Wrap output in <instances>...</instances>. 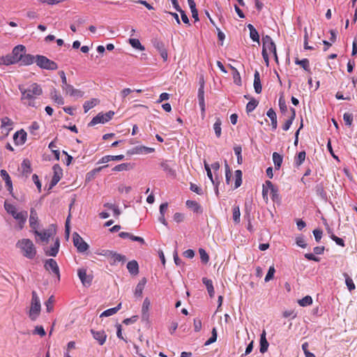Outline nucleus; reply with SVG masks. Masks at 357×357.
I'll use <instances>...</instances> for the list:
<instances>
[{"mask_svg":"<svg viewBox=\"0 0 357 357\" xmlns=\"http://www.w3.org/2000/svg\"><path fill=\"white\" fill-rule=\"evenodd\" d=\"M121 307V303H119L116 307H112V308H109L105 311H103L101 314H100V317H109V316H112L114 314H116Z\"/></svg>","mask_w":357,"mask_h":357,"instance_id":"obj_35","label":"nucleus"},{"mask_svg":"<svg viewBox=\"0 0 357 357\" xmlns=\"http://www.w3.org/2000/svg\"><path fill=\"white\" fill-rule=\"evenodd\" d=\"M254 89L255 91L257 93H260L261 92V84L260 80V75L259 73L256 70L254 75Z\"/></svg>","mask_w":357,"mask_h":357,"instance_id":"obj_27","label":"nucleus"},{"mask_svg":"<svg viewBox=\"0 0 357 357\" xmlns=\"http://www.w3.org/2000/svg\"><path fill=\"white\" fill-rule=\"evenodd\" d=\"M26 52V48L22 45H18L15 46L10 54L11 57L13 60L14 61L15 63H17L20 62V59H22V57L24 54V53Z\"/></svg>","mask_w":357,"mask_h":357,"instance_id":"obj_9","label":"nucleus"},{"mask_svg":"<svg viewBox=\"0 0 357 357\" xmlns=\"http://www.w3.org/2000/svg\"><path fill=\"white\" fill-rule=\"evenodd\" d=\"M229 67L232 71V77L234 84H236L237 86H241L242 84V81L239 72L235 67L230 64L229 65Z\"/></svg>","mask_w":357,"mask_h":357,"instance_id":"obj_29","label":"nucleus"},{"mask_svg":"<svg viewBox=\"0 0 357 357\" xmlns=\"http://www.w3.org/2000/svg\"><path fill=\"white\" fill-rule=\"evenodd\" d=\"M26 136L27 134L23 129L15 132L13 135V140L15 145H23L26 142Z\"/></svg>","mask_w":357,"mask_h":357,"instance_id":"obj_12","label":"nucleus"},{"mask_svg":"<svg viewBox=\"0 0 357 357\" xmlns=\"http://www.w3.org/2000/svg\"><path fill=\"white\" fill-rule=\"evenodd\" d=\"M290 110H291V115L289 117V119L288 120H287L285 121V123H284V125L282 126V129L284 131H287V130H288L290 128V127H291V124H292V123H293V121H294V119L296 117V110H295V109L293 108V107H291Z\"/></svg>","mask_w":357,"mask_h":357,"instance_id":"obj_34","label":"nucleus"},{"mask_svg":"<svg viewBox=\"0 0 357 357\" xmlns=\"http://www.w3.org/2000/svg\"><path fill=\"white\" fill-rule=\"evenodd\" d=\"M343 120L345 122V124L348 126H350L353 121V115L349 112H346L343 114Z\"/></svg>","mask_w":357,"mask_h":357,"instance_id":"obj_60","label":"nucleus"},{"mask_svg":"<svg viewBox=\"0 0 357 357\" xmlns=\"http://www.w3.org/2000/svg\"><path fill=\"white\" fill-rule=\"evenodd\" d=\"M269 344L266 338V331H263L262 333L260 335V347L259 351L261 354L267 351Z\"/></svg>","mask_w":357,"mask_h":357,"instance_id":"obj_22","label":"nucleus"},{"mask_svg":"<svg viewBox=\"0 0 357 357\" xmlns=\"http://www.w3.org/2000/svg\"><path fill=\"white\" fill-rule=\"evenodd\" d=\"M54 303V296H50L49 298L45 303V305L46 307V310L47 312H50L53 310Z\"/></svg>","mask_w":357,"mask_h":357,"instance_id":"obj_54","label":"nucleus"},{"mask_svg":"<svg viewBox=\"0 0 357 357\" xmlns=\"http://www.w3.org/2000/svg\"><path fill=\"white\" fill-rule=\"evenodd\" d=\"M114 114V112L109 111L105 114L99 113L89 122V126H93L98 123H105L111 120Z\"/></svg>","mask_w":357,"mask_h":357,"instance_id":"obj_5","label":"nucleus"},{"mask_svg":"<svg viewBox=\"0 0 357 357\" xmlns=\"http://www.w3.org/2000/svg\"><path fill=\"white\" fill-rule=\"evenodd\" d=\"M129 43L133 48H135L139 50H144V47L141 44L140 41L137 38H130Z\"/></svg>","mask_w":357,"mask_h":357,"instance_id":"obj_49","label":"nucleus"},{"mask_svg":"<svg viewBox=\"0 0 357 357\" xmlns=\"http://www.w3.org/2000/svg\"><path fill=\"white\" fill-rule=\"evenodd\" d=\"M160 165L161 168L163 169V171H165L169 176H176V171L171 167L169 162L168 161H162Z\"/></svg>","mask_w":357,"mask_h":357,"instance_id":"obj_30","label":"nucleus"},{"mask_svg":"<svg viewBox=\"0 0 357 357\" xmlns=\"http://www.w3.org/2000/svg\"><path fill=\"white\" fill-rule=\"evenodd\" d=\"M132 168V165L131 163L126 162V163H121L120 165H116L113 169L112 171L114 172H123V171H128Z\"/></svg>","mask_w":357,"mask_h":357,"instance_id":"obj_42","label":"nucleus"},{"mask_svg":"<svg viewBox=\"0 0 357 357\" xmlns=\"http://www.w3.org/2000/svg\"><path fill=\"white\" fill-rule=\"evenodd\" d=\"M298 303L302 307L308 306L312 303V298L310 296H305L302 299L298 300Z\"/></svg>","mask_w":357,"mask_h":357,"instance_id":"obj_51","label":"nucleus"},{"mask_svg":"<svg viewBox=\"0 0 357 357\" xmlns=\"http://www.w3.org/2000/svg\"><path fill=\"white\" fill-rule=\"evenodd\" d=\"M78 277L84 286H89L92 282V276L86 274V269L84 268L77 270Z\"/></svg>","mask_w":357,"mask_h":357,"instance_id":"obj_11","label":"nucleus"},{"mask_svg":"<svg viewBox=\"0 0 357 357\" xmlns=\"http://www.w3.org/2000/svg\"><path fill=\"white\" fill-rule=\"evenodd\" d=\"M154 151L155 149L153 148L145 146H139L135 147L132 153L136 154H148L154 152Z\"/></svg>","mask_w":357,"mask_h":357,"instance_id":"obj_23","label":"nucleus"},{"mask_svg":"<svg viewBox=\"0 0 357 357\" xmlns=\"http://www.w3.org/2000/svg\"><path fill=\"white\" fill-rule=\"evenodd\" d=\"M112 259L113 260V262L111 264H114L116 262H120V261L124 262V261H126V258L125 255H123L121 254L114 252V253L112 255Z\"/></svg>","mask_w":357,"mask_h":357,"instance_id":"obj_50","label":"nucleus"},{"mask_svg":"<svg viewBox=\"0 0 357 357\" xmlns=\"http://www.w3.org/2000/svg\"><path fill=\"white\" fill-rule=\"evenodd\" d=\"M36 236H38L41 241L47 243L50 238L53 235V231L51 229H45L42 231L36 230L33 233Z\"/></svg>","mask_w":357,"mask_h":357,"instance_id":"obj_15","label":"nucleus"},{"mask_svg":"<svg viewBox=\"0 0 357 357\" xmlns=\"http://www.w3.org/2000/svg\"><path fill=\"white\" fill-rule=\"evenodd\" d=\"M241 212L240 208L238 205H234L232 208V218L235 223L238 224L240 222Z\"/></svg>","mask_w":357,"mask_h":357,"instance_id":"obj_44","label":"nucleus"},{"mask_svg":"<svg viewBox=\"0 0 357 357\" xmlns=\"http://www.w3.org/2000/svg\"><path fill=\"white\" fill-rule=\"evenodd\" d=\"M73 242L78 252L84 253L89 248L88 243L77 232H74L73 234Z\"/></svg>","mask_w":357,"mask_h":357,"instance_id":"obj_6","label":"nucleus"},{"mask_svg":"<svg viewBox=\"0 0 357 357\" xmlns=\"http://www.w3.org/2000/svg\"><path fill=\"white\" fill-rule=\"evenodd\" d=\"M22 102L28 107H36V100L43 94V89L38 83L19 84Z\"/></svg>","mask_w":357,"mask_h":357,"instance_id":"obj_1","label":"nucleus"},{"mask_svg":"<svg viewBox=\"0 0 357 357\" xmlns=\"http://www.w3.org/2000/svg\"><path fill=\"white\" fill-rule=\"evenodd\" d=\"M279 107L280 109V112L283 114H284L286 112H287V105L286 104V102L284 99L282 97H280L279 98Z\"/></svg>","mask_w":357,"mask_h":357,"instance_id":"obj_62","label":"nucleus"},{"mask_svg":"<svg viewBox=\"0 0 357 357\" xmlns=\"http://www.w3.org/2000/svg\"><path fill=\"white\" fill-rule=\"evenodd\" d=\"M221 120L219 118H217L215 123L213 124V130L217 137H220L221 136Z\"/></svg>","mask_w":357,"mask_h":357,"instance_id":"obj_48","label":"nucleus"},{"mask_svg":"<svg viewBox=\"0 0 357 357\" xmlns=\"http://www.w3.org/2000/svg\"><path fill=\"white\" fill-rule=\"evenodd\" d=\"M41 311L40 301L36 291L31 293V307L29 311V317L32 321H36Z\"/></svg>","mask_w":357,"mask_h":357,"instance_id":"obj_3","label":"nucleus"},{"mask_svg":"<svg viewBox=\"0 0 357 357\" xmlns=\"http://www.w3.org/2000/svg\"><path fill=\"white\" fill-rule=\"evenodd\" d=\"M274 185L270 181H266L265 183L263 185V190H262V195L264 197L265 196H267L268 193L270 192V191L274 190Z\"/></svg>","mask_w":357,"mask_h":357,"instance_id":"obj_43","label":"nucleus"},{"mask_svg":"<svg viewBox=\"0 0 357 357\" xmlns=\"http://www.w3.org/2000/svg\"><path fill=\"white\" fill-rule=\"evenodd\" d=\"M296 243L298 246L302 248H305L307 247V243H305V238L302 236L296 237Z\"/></svg>","mask_w":357,"mask_h":357,"instance_id":"obj_64","label":"nucleus"},{"mask_svg":"<svg viewBox=\"0 0 357 357\" xmlns=\"http://www.w3.org/2000/svg\"><path fill=\"white\" fill-rule=\"evenodd\" d=\"M331 238L333 241H334L337 245H340L341 247H344L345 246L344 241L342 238H339V237L336 236L334 234H331Z\"/></svg>","mask_w":357,"mask_h":357,"instance_id":"obj_63","label":"nucleus"},{"mask_svg":"<svg viewBox=\"0 0 357 357\" xmlns=\"http://www.w3.org/2000/svg\"><path fill=\"white\" fill-rule=\"evenodd\" d=\"M125 158L124 155H105L103 156L99 161L98 164L100 163H107L112 160H122Z\"/></svg>","mask_w":357,"mask_h":357,"instance_id":"obj_26","label":"nucleus"},{"mask_svg":"<svg viewBox=\"0 0 357 357\" xmlns=\"http://www.w3.org/2000/svg\"><path fill=\"white\" fill-rule=\"evenodd\" d=\"M197 98L199 101V105L201 108L202 112H205V100H204V82H202L200 84L199 88L198 89Z\"/></svg>","mask_w":357,"mask_h":357,"instance_id":"obj_13","label":"nucleus"},{"mask_svg":"<svg viewBox=\"0 0 357 357\" xmlns=\"http://www.w3.org/2000/svg\"><path fill=\"white\" fill-rule=\"evenodd\" d=\"M91 333L93 335V337L98 341L100 345L104 344L107 338V335L104 331H95L91 329Z\"/></svg>","mask_w":357,"mask_h":357,"instance_id":"obj_14","label":"nucleus"},{"mask_svg":"<svg viewBox=\"0 0 357 357\" xmlns=\"http://www.w3.org/2000/svg\"><path fill=\"white\" fill-rule=\"evenodd\" d=\"M21 65H23V66H29L32 63H33L34 62H36V57H34L33 55L31 54H26V52L24 53L22 57V59H20V61Z\"/></svg>","mask_w":357,"mask_h":357,"instance_id":"obj_25","label":"nucleus"},{"mask_svg":"<svg viewBox=\"0 0 357 357\" xmlns=\"http://www.w3.org/2000/svg\"><path fill=\"white\" fill-rule=\"evenodd\" d=\"M262 43V50H264L266 52L269 51L271 53H273V54H275L276 45L270 36L266 35L263 36Z\"/></svg>","mask_w":357,"mask_h":357,"instance_id":"obj_8","label":"nucleus"},{"mask_svg":"<svg viewBox=\"0 0 357 357\" xmlns=\"http://www.w3.org/2000/svg\"><path fill=\"white\" fill-rule=\"evenodd\" d=\"M275 272V270L274 266H270L268 268V273L264 279L265 282H267L270 281L271 280H272L274 277Z\"/></svg>","mask_w":357,"mask_h":357,"instance_id":"obj_61","label":"nucleus"},{"mask_svg":"<svg viewBox=\"0 0 357 357\" xmlns=\"http://www.w3.org/2000/svg\"><path fill=\"white\" fill-rule=\"evenodd\" d=\"M99 103V100L97 98H92L90 100L85 101L83 105L84 112L86 113L89 109L94 107Z\"/></svg>","mask_w":357,"mask_h":357,"instance_id":"obj_36","label":"nucleus"},{"mask_svg":"<svg viewBox=\"0 0 357 357\" xmlns=\"http://www.w3.org/2000/svg\"><path fill=\"white\" fill-rule=\"evenodd\" d=\"M66 94L70 96H75L77 98H82L84 96V93L79 89H76L71 84H68L63 89H62Z\"/></svg>","mask_w":357,"mask_h":357,"instance_id":"obj_16","label":"nucleus"},{"mask_svg":"<svg viewBox=\"0 0 357 357\" xmlns=\"http://www.w3.org/2000/svg\"><path fill=\"white\" fill-rule=\"evenodd\" d=\"M50 98L59 105H62L64 104V100L63 97L59 94L58 91L53 88L50 92Z\"/></svg>","mask_w":357,"mask_h":357,"instance_id":"obj_18","label":"nucleus"},{"mask_svg":"<svg viewBox=\"0 0 357 357\" xmlns=\"http://www.w3.org/2000/svg\"><path fill=\"white\" fill-rule=\"evenodd\" d=\"M295 63L301 66L305 71L310 73V61L307 59H303L301 60L296 59Z\"/></svg>","mask_w":357,"mask_h":357,"instance_id":"obj_41","label":"nucleus"},{"mask_svg":"<svg viewBox=\"0 0 357 357\" xmlns=\"http://www.w3.org/2000/svg\"><path fill=\"white\" fill-rule=\"evenodd\" d=\"M4 208L6 211V212L11 215L13 218L16 216V214H19V212H17L15 206L10 203H8V202H4Z\"/></svg>","mask_w":357,"mask_h":357,"instance_id":"obj_38","label":"nucleus"},{"mask_svg":"<svg viewBox=\"0 0 357 357\" xmlns=\"http://www.w3.org/2000/svg\"><path fill=\"white\" fill-rule=\"evenodd\" d=\"M27 216L28 214L26 211H20L19 212V214H16V216H15L14 218L17 221L18 229L20 230L24 228L26 222Z\"/></svg>","mask_w":357,"mask_h":357,"instance_id":"obj_17","label":"nucleus"},{"mask_svg":"<svg viewBox=\"0 0 357 357\" xmlns=\"http://www.w3.org/2000/svg\"><path fill=\"white\" fill-rule=\"evenodd\" d=\"M107 165H104L102 167H100L98 168L93 169L91 172H88L86 174V178L90 180L91 178H93L97 173L100 172L103 168L107 167Z\"/></svg>","mask_w":357,"mask_h":357,"instance_id":"obj_57","label":"nucleus"},{"mask_svg":"<svg viewBox=\"0 0 357 357\" xmlns=\"http://www.w3.org/2000/svg\"><path fill=\"white\" fill-rule=\"evenodd\" d=\"M248 29L250 30V38L254 41L259 43V35L258 33V31L255 28V26L249 24L247 25Z\"/></svg>","mask_w":357,"mask_h":357,"instance_id":"obj_31","label":"nucleus"},{"mask_svg":"<svg viewBox=\"0 0 357 357\" xmlns=\"http://www.w3.org/2000/svg\"><path fill=\"white\" fill-rule=\"evenodd\" d=\"M234 151L235 155L237 157V162L238 164H241L242 161H243V158H242V155H241V152H242L241 147L239 146H235L234 148Z\"/></svg>","mask_w":357,"mask_h":357,"instance_id":"obj_58","label":"nucleus"},{"mask_svg":"<svg viewBox=\"0 0 357 357\" xmlns=\"http://www.w3.org/2000/svg\"><path fill=\"white\" fill-rule=\"evenodd\" d=\"M0 175L2 177V178L4 180V181L6 183V186L8 190L11 192L13 190V183H12V181H11V178H10L8 173L7 172L6 170L1 169L0 172Z\"/></svg>","mask_w":357,"mask_h":357,"instance_id":"obj_20","label":"nucleus"},{"mask_svg":"<svg viewBox=\"0 0 357 357\" xmlns=\"http://www.w3.org/2000/svg\"><path fill=\"white\" fill-rule=\"evenodd\" d=\"M33 335H38L40 337H43L46 335L45 331L42 326H36L33 331Z\"/></svg>","mask_w":357,"mask_h":357,"instance_id":"obj_59","label":"nucleus"},{"mask_svg":"<svg viewBox=\"0 0 357 357\" xmlns=\"http://www.w3.org/2000/svg\"><path fill=\"white\" fill-rule=\"evenodd\" d=\"M36 63L42 69L54 70L58 68V65L56 62L43 55H37L36 56Z\"/></svg>","mask_w":357,"mask_h":357,"instance_id":"obj_4","label":"nucleus"},{"mask_svg":"<svg viewBox=\"0 0 357 357\" xmlns=\"http://www.w3.org/2000/svg\"><path fill=\"white\" fill-rule=\"evenodd\" d=\"M306 153L305 151L299 152L294 158V165L296 167H299L304 162L305 159Z\"/></svg>","mask_w":357,"mask_h":357,"instance_id":"obj_45","label":"nucleus"},{"mask_svg":"<svg viewBox=\"0 0 357 357\" xmlns=\"http://www.w3.org/2000/svg\"><path fill=\"white\" fill-rule=\"evenodd\" d=\"M44 268L46 271L56 275L58 280H60V271L57 262L54 259H48L45 261Z\"/></svg>","mask_w":357,"mask_h":357,"instance_id":"obj_7","label":"nucleus"},{"mask_svg":"<svg viewBox=\"0 0 357 357\" xmlns=\"http://www.w3.org/2000/svg\"><path fill=\"white\" fill-rule=\"evenodd\" d=\"M242 183V172L239 169L235 171V186L234 188H238Z\"/></svg>","mask_w":357,"mask_h":357,"instance_id":"obj_53","label":"nucleus"},{"mask_svg":"<svg viewBox=\"0 0 357 357\" xmlns=\"http://www.w3.org/2000/svg\"><path fill=\"white\" fill-rule=\"evenodd\" d=\"M29 226L31 229V231L33 233H34L36 230H38L39 222H38V213L33 208H31L30 209V215H29Z\"/></svg>","mask_w":357,"mask_h":357,"instance_id":"obj_10","label":"nucleus"},{"mask_svg":"<svg viewBox=\"0 0 357 357\" xmlns=\"http://www.w3.org/2000/svg\"><path fill=\"white\" fill-rule=\"evenodd\" d=\"M60 247L59 239L56 238L54 245L50 248V250L45 251V255L51 257H56L59 252Z\"/></svg>","mask_w":357,"mask_h":357,"instance_id":"obj_19","label":"nucleus"},{"mask_svg":"<svg viewBox=\"0 0 357 357\" xmlns=\"http://www.w3.org/2000/svg\"><path fill=\"white\" fill-rule=\"evenodd\" d=\"M258 101L254 98L250 100L246 105V112L248 113L252 112L258 105Z\"/></svg>","mask_w":357,"mask_h":357,"instance_id":"obj_52","label":"nucleus"},{"mask_svg":"<svg viewBox=\"0 0 357 357\" xmlns=\"http://www.w3.org/2000/svg\"><path fill=\"white\" fill-rule=\"evenodd\" d=\"M217 330L215 328H213L211 331V337L207 341L205 342L204 345L208 346L212 343H214L217 340Z\"/></svg>","mask_w":357,"mask_h":357,"instance_id":"obj_55","label":"nucleus"},{"mask_svg":"<svg viewBox=\"0 0 357 357\" xmlns=\"http://www.w3.org/2000/svg\"><path fill=\"white\" fill-rule=\"evenodd\" d=\"M127 268L129 273L132 275H136L139 273V265L137 261L132 260L127 264Z\"/></svg>","mask_w":357,"mask_h":357,"instance_id":"obj_24","label":"nucleus"},{"mask_svg":"<svg viewBox=\"0 0 357 357\" xmlns=\"http://www.w3.org/2000/svg\"><path fill=\"white\" fill-rule=\"evenodd\" d=\"M22 172L23 174L28 175L32 172L30 161L24 159L21 164Z\"/></svg>","mask_w":357,"mask_h":357,"instance_id":"obj_37","label":"nucleus"},{"mask_svg":"<svg viewBox=\"0 0 357 357\" xmlns=\"http://www.w3.org/2000/svg\"><path fill=\"white\" fill-rule=\"evenodd\" d=\"M266 115L271 121L273 130H275L278 127L277 115L275 112L272 108H270L267 111Z\"/></svg>","mask_w":357,"mask_h":357,"instance_id":"obj_28","label":"nucleus"},{"mask_svg":"<svg viewBox=\"0 0 357 357\" xmlns=\"http://www.w3.org/2000/svg\"><path fill=\"white\" fill-rule=\"evenodd\" d=\"M343 276L345 279V284L348 288V289L351 291L354 289H355L356 286L354 283L353 280L349 276V275L347 273H343Z\"/></svg>","mask_w":357,"mask_h":357,"instance_id":"obj_47","label":"nucleus"},{"mask_svg":"<svg viewBox=\"0 0 357 357\" xmlns=\"http://www.w3.org/2000/svg\"><path fill=\"white\" fill-rule=\"evenodd\" d=\"M199 255H200L201 261L204 264L208 263V261H209V256L207 254V252H206V250L204 249H203V248H199Z\"/></svg>","mask_w":357,"mask_h":357,"instance_id":"obj_56","label":"nucleus"},{"mask_svg":"<svg viewBox=\"0 0 357 357\" xmlns=\"http://www.w3.org/2000/svg\"><path fill=\"white\" fill-rule=\"evenodd\" d=\"M146 283V278H143L139 283L137 284L135 290V296L136 297H142V292L144 289L145 284Z\"/></svg>","mask_w":357,"mask_h":357,"instance_id":"obj_33","label":"nucleus"},{"mask_svg":"<svg viewBox=\"0 0 357 357\" xmlns=\"http://www.w3.org/2000/svg\"><path fill=\"white\" fill-rule=\"evenodd\" d=\"M54 175L51 181L52 185H56L61 179L62 175V170L60 167L57 165H54L53 167Z\"/></svg>","mask_w":357,"mask_h":357,"instance_id":"obj_21","label":"nucleus"},{"mask_svg":"<svg viewBox=\"0 0 357 357\" xmlns=\"http://www.w3.org/2000/svg\"><path fill=\"white\" fill-rule=\"evenodd\" d=\"M202 282L204 284H205L210 297H213L214 296L215 291L212 280L208 279L207 278H203Z\"/></svg>","mask_w":357,"mask_h":357,"instance_id":"obj_32","label":"nucleus"},{"mask_svg":"<svg viewBox=\"0 0 357 357\" xmlns=\"http://www.w3.org/2000/svg\"><path fill=\"white\" fill-rule=\"evenodd\" d=\"M151 303L148 298H146L144 300L142 307V318L143 319H148L149 317V310L150 307Z\"/></svg>","mask_w":357,"mask_h":357,"instance_id":"obj_39","label":"nucleus"},{"mask_svg":"<svg viewBox=\"0 0 357 357\" xmlns=\"http://www.w3.org/2000/svg\"><path fill=\"white\" fill-rule=\"evenodd\" d=\"M282 156L277 152L273 153V161L275 165V169H280L282 163Z\"/></svg>","mask_w":357,"mask_h":357,"instance_id":"obj_40","label":"nucleus"},{"mask_svg":"<svg viewBox=\"0 0 357 357\" xmlns=\"http://www.w3.org/2000/svg\"><path fill=\"white\" fill-rule=\"evenodd\" d=\"M16 247L20 250L22 255L29 259H33L36 255V248L29 238H22L16 243Z\"/></svg>","mask_w":357,"mask_h":357,"instance_id":"obj_2","label":"nucleus"},{"mask_svg":"<svg viewBox=\"0 0 357 357\" xmlns=\"http://www.w3.org/2000/svg\"><path fill=\"white\" fill-rule=\"evenodd\" d=\"M12 64H15L14 61L13 60L10 54H7L6 56H0V66L5 65L9 66Z\"/></svg>","mask_w":357,"mask_h":357,"instance_id":"obj_46","label":"nucleus"}]
</instances>
